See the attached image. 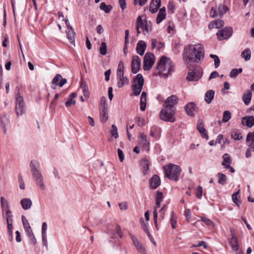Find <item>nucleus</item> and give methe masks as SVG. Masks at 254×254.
I'll return each mask as SVG.
<instances>
[{
	"label": "nucleus",
	"mask_w": 254,
	"mask_h": 254,
	"mask_svg": "<svg viewBox=\"0 0 254 254\" xmlns=\"http://www.w3.org/2000/svg\"><path fill=\"white\" fill-rule=\"evenodd\" d=\"M203 46L200 44H190L184 51V59L188 65L191 63H198L204 57Z\"/></svg>",
	"instance_id": "obj_1"
},
{
	"label": "nucleus",
	"mask_w": 254,
	"mask_h": 254,
	"mask_svg": "<svg viewBox=\"0 0 254 254\" xmlns=\"http://www.w3.org/2000/svg\"><path fill=\"white\" fill-rule=\"evenodd\" d=\"M30 169L33 180L36 185L41 190H45L46 188L44 182L43 176L40 171V164L36 160H32L30 163Z\"/></svg>",
	"instance_id": "obj_2"
},
{
	"label": "nucleus",
	"mask_w": 254,
	"mask_h": 254,
	"mask_svg": "<svg viewBox=\"0 0 254 254\" xmlns=\"http://www.w3.org/2000/svg\"><path fill=\"white\" fill-rule=\"evenodd\" d=\"M174 65L170 59L163 56L157 63V69L159 74L164 76H168L173 71Z\"/></svg>",
	"instance_id": "obj_3"
},
{
	"label": "nucleus",
	"mask_w": 254,
	"mask_h": 254,
	"mask_svg": "<svg viewBox=\"0 0 254 254\" xmlns=\"http://www.w3.org/2000/svg\"><path fill=\"white\" fill-rule=\"evenodd\" d=\"M163 168L168 178L175 181H178L181 172V169L179 166L170 163L165 166Z\"/></svg>",
	"instance_id": "obj_4"
},
{
	"label": "nucleus",
	"mask_w": 254,
	"mask_h": 254,
	"mask_svg": "<svg viewBox=\"0 0 254 254\" xmlns=\"http://www.w3.org/2000/svg\"><path fill=\"white\" fill-rule=\"evenodd\" d=\"M176 109L164 106L160 113V119L164 121L173 123L175 121V115Z\"/></svg>",
	"instance_id": "obj_5"
},
{
	"label": "nucleus",
	"mask_w": 254,
	"mask_h": 254,
	"mask_svg": "<svg viewBox=\"0 0 254 254\" xmlns=\"http://www.w3.org/2000/svg\"><path fill=\"white\" fill-rule=\"evenodd\" d=\"M144 84V78L141 74H137L134 78L132 84V94L134 96L140 94Z\"/></svg>",
	"instance_id": "obj_6"
},
{
	"label": "nucleus",
	"mask_w": 254,
	"mask_h": 254,
	"mask_svg": "<svg viewBox=\"0 0 254 254\" xmlns=\"http://www.w3.org/2000/svg\"><path fill=\"white\" fill-rule=\"evenodd\" d=\"M26 108L24 105L23 97L20 96L19 93L16 94L15 97V111L17 117L22 116L25 112Z\"/></svg>",
	"instance_id": "obj_7"
},
{
	"label": "nucleus",
	"mask_w": 254,
	"mask_h": 254,
	"mask_svg": "<svg viewBox=\"0 0 254 254\" xmlns=\"http://www.w3.org/2000/svg\"><path fill=\"white\" fill-rule=\"evenodd\" d=\"M137 22L138 26L143 32L144 34H148L152 30V23L150 21H143L141 16H138L137 18Z\"/></svg>",
	"instance_id": "obj_8"
},
{
	"label": "nucleus",
	"mask_w": 254,
	"mask_h": 254,
	"mask_svg": "<svg viewBox=\"0 0 254 254\" xmlns=\"http://www.w3.org/2000/svg\"><path fill=\"white\" fill-rule=\"evenodd\" d=\"M155 62L154 55L151 53H147L144 57L143 68L148 70L151 68Z\"/></svg>",
	"instance_id": "obj_9"
},
{
	"label": "nucleus",
	"mask_w": 254,
	"mask_h": 254,
	"mask_svg": "<svg viewBox=\"0 0 254 254\" xmlns=\"http://www.w3.org/2000/svg\"><path fill=\"white\" fill-rule=\"evenodd\" d=\"M202 71L201 69H189L187 79L190 81H198L202 76Z\"/></svg>",
	"instance_id": "obj_10"
},
{
	"label": "nucleus",
	"mask_w": 254,
	"mask_h": 254,
	"mask_svg": "<svg viewBox=\"0 0 254 254\" xmlns=\"http://www.w3.org/2000/svg\"><path fill=\"white\" fill-rule=\"evenodd\" d=\"M233 29L230 27H226L219 30L217 33L218 39L221 41L229 38L232 35Z\"/></svg>",
	"instance_id": "obj_11"
},
{
	"label": "nucleus",
	"mask_w": 254,
	"mask_h": 254,
	"mask_svg": "<svg viewBox=\"0 0 254 254\" xmlns=\"http://www.w3.org/2000/svg\"><path fill=\"white\" fill-rule=\"evenodd\" d=\"M66 82V78H63L60 74H57L53 79L52 87L53 89H56L57 86L62 87Z\"/></svg>",
	"instance_id": "obj_12"
},
{
	"label": "nucleus",
	"mask_w": 254,
	"mask_h": 254,
	"mask_svg": "<svg viewBox=\"0 0 254 254\" xmlns=\"http://www.w3.org/2000/svg\"><path fill=\"white\" fill-rule=\"evenodd\" d=\"M141 66V60L138 56H133L131 64V72L135 74L140 69Z\"/></svg>",
	"instance_id": "obj_13"
},
{
	"label": "nucleus",
	"mask_w": 254,
	"mask_h": 254,
	"mask_svg": "<svg viewBox=\"0 0 254 254\" xmlns=\"http://www.w3.org/2000/svg\"><path fill=\"white\" fill-rule=\"evenodd\" d=\"M178 102V98L176 95H171L168 97L165 100L164 106L176 109L175 106Z\"/></svg>",
	"instance_id": "obj_14"
},
{
	"label": "nucleus",
	"mask_w": 254,
	"mask_h": 254,
	"mask_svg": "<svg viewBox=\"0 0 254 254\" xmlns=\"http://www.w3.org/2000/svg\"><path fill=\"white\" fill-rule=\"evenodd\" d=\"M196 105L193 102H190L185 106V110L187 115L190 117H193L196 112Z\"/></svg>",
	"instance_id": "obj_15"
},
{
	"label": "nucleus",
	"mask_w": 254,
	"mask_h": 254,
	"mask_svg": "<svg viewBox=\"0 0 254 254\" xmlns=\"http://www.w3.org/2000/svg\"><path fill=\"white\" fill-rule=\"evenodd\" d=\"M129 235L132 240V243L136 249L137 251L141 254H144L145 253V249L142 246V244L140 243V242L138 240L135 236L131 234H130Z\"/></svg>",
	"instance_id": "obj_16"
},
{
	"label": "nucleus",
	"mask_w": 254,
	"mask_h": 254,
	"mask_svg": "<svg viewBox=\"0 0 254 254\" xmlns=\"http://www.w3.org/2000/svg\"><path fill=\"white\" fill-rule=\"evenodd\" d=\"M232 238L229 240V243L234 251H237L238 249V241L236 234L234 230H231Z\"/></svg>",
	"instance_id": "obj_17"
},
{
	"label": "nucleus",
	"mask_w": 254,
	"mask_h": 254,
	"mask_svg": "<svg viewBox=\"0 0 254 254\" xmlns=\"http://www.w3.org/2000/svg\"><path fill=\"white\" fill-rule=\"evenodd\" d=\"M197 128L199 132L201 134V136L207 140L208 139V135L204 127L202 120L199 119L198 120Z\"/></svg>",
	"instance_id": "obj_18"
},
{
	"label": "nucleus",
	"mask_w": 254,
	"mask_h": 254,
	"mask_svg": "<svg viewBox=\"0 0 254 254\" xmlns=\"http://www.w3.org/2000/svg\"><path fill=\"white\" fill-rule=\"evenodd\" d=\"M161 6V0H152L150 4L149 10L151 13H156Z\"/></svg>",
	"instance_id": "obj_19"
},
{
	"label": "nucleus",
	"mask_w": 254,
	"mask_h": 254,
	"mask_svg": "<svg viewBox=\"0 0 254 254\" xmlns=\"http://www.w3.org/2000/svg\"><path fill=\"white\" fill-rule=\"evenodd\" d=\"M242 123L249 127L254 125V117L253 116H246L242 119Z\"/></svg>",
	"instance_id": "obj_20"
},
{
	"label": "nucleus",
	"mask_w": 254,
	"mask_h": 254,
	"mask_svg": "<svg viewBox=\"0 0 254 254\" xmlns=\"http://www.w3.org/2000/svg\"><path fill=\"white\" fill-rule=\"evenodd\" d=\"M160 185V180L159 177L156 175H153L150 180V187L153 189L158 188Z\"/></svg>",
	"instance_id": "obj_21"
},
{
	"label": "nucleus",
	"mask_w": 254,
	"mask_h": 254,
	"mask_svg": "<svg viewBox=\"0 0 254 254\" xmlns=\"http://www.w3.org/2000/svg\"><path fill=\"white\" fill-rule=\"evenodd\" d=\"M224 25V22L221 19H216L210 22L209 24L208 27L210 29L216 28L219 29L223 27Z\"/></svg>",
	"instance_id": "obj_22"
},
{
	"label": "nucleus",
	"mask_w": 254,
	"mask_h": 254,
	"mask_svg": "<svg viewBox=\"0 0 254 254\" xmlns=\"http://www.w3.org/2000/svg\"><path fill=\"white\" fill-rule=\"evenodd\" d=\"M146 45L144 41H139L137 44L136 50L137 53L142 56L144 54L146 49Z\"/></svg>",
	"instance_id": "obj_23"
},
{
	"label": "nucleus",
	"mask_w": 254,
	"mask_h": 254,
	"mask_svg": "<svg viewBox=\"0 0 254 254\" xmlns=\"http://www.w3.org/2000/svg\"><path fill=\"white\" fill-rule=\"evenodd\" d=\"M252 96V92L247 89L244 93L242 97L243 101L246 105H248L251 102Z\"/></svg>",
	"instance_id": "obj_24"
},
{
	"label": "nucleus",
	"mask_w": 254,
	"mask_h": 254,
	"mask_svg": "<svg viewBox=\"0 0 254 254\" xmlns=\"http://www.w3.org/2000/svg\"><path fill=\"white\" fill-rule=\"evenodd\" d=\"M66 33L67 38L68 39L69 42L71 44L75 45L74 39L76 34L73 28L72 27H70V29L67 30L66 32Z\"/></svg>",
	"instance_id": "obj_25"
},
{
	"label": "nucleus",
	"mask_w": 254,
	"mask_h": 254,
	"mask_svg": "<svg viewBox=\"0 0 254 254\" xmlns=\"http://www.w3.org/2000/svg\"><path fill=\"white\" fill-rule=\"evenodd\" d=\"M20 204L24 210H28L31 208L32 202L31 199L29 198H25L21 200Z\"/></svg>",
	"instance_id": "obj_26"
},
{
	"label": "nucleus",
	"mask_w": 254,
	"mask_h": 254,
	"mask_svg": "<svg viewBox=\"0 0 254 254\" xmlns=\"http://www.w3.org/2000/svg\"><path fill=\"white\" fill-rule=\"evenodd\" d=\"M0 121L2 127L3 132L5 134L6 132V126L9 123V120L7 115L6 114H4L0 118Z\"/></svg>",
	"instance_id": "obj_27"
},
{
	"label": "nucleus",
	"mask_w": 254,
	"mask_h": 254,
	"mask_svg": "<svg viewBox=\"0 0 254 254\" xmlns=\"http://www.w3.org/2000/svg\"><path fill=\"white\" fill-rule=\"evenodd\" d=\"M215 92L213 90H208L204 95V100L207 104H210L214 97Z\"/></svg>",
	"instance_id": "obj_28"
},
{
	"label": "nucleus",
	"mask_w": 254,
	"mask_h": 254,
	"mask_svg": "<svg viewBox=\"0 0 254 254\" xmlns=\"http://www.w3.org/2000/svg\"><path fill=\"white\" fill-rule=\"evenodd\" d=\"M117 85L119 88L122 87L125 84H127L129 83L128 79L127 77L124 76V74L121 76H117Z\"/></svg>",
	"instance_id": "obj_29"
},
{
	"label": "nucleus",
	"mask_w": 254,
	"mask_h": 254,
	"mask_svg": "<svg viewBox=\"0 0 254 254\" xmlns=\"http://www.w3.org/2000/svg\"><path fill=\"white\" fill-rule=\"evenodd\" d=\"M146 106V93L143 92L140 98V109L142 111L145 110Z\"/></svg>",
	"instance_id": "obj_30"
},
{
	"label": "nucleus",
	"mask_w": 254,
	"mask_h": 254,
	"mask_svg": "<svg viewBox=\"0 0 254 254\" xmlns=\"http://www.w3.org/2000/svg\"><path fill=\"white\" fill-rule=\"evenodd\" d=\"M229 10L228 6L223 4H219L218 6V15L220 17H222Z\"/></svg>",
	"instance_id": "obj_31"
},
{
	"label": "nucleus",
	"mask_w": 254,
	"mask_h": 254,
	"mask_svg": "<svg viewBox=\"0 0 254 254\" xmlns=\"http://www.w3.org/2000/svg\"><path fill=\"white\" fill-rule=\"evenodd\" d=\"M139 137L140 144L142 145L145 149H148L149 146V142L147 140L146 135L144 133H141L140 134Z\"/></svg>",
	"instance_id": "obj_32"
},
{
	"label": "nucleus",
	"mask_w": 254,
	"mask_h": 254,
	"mask_svg": "<svg viewBox=\"0 0 254 254\" xmlns=\"http://www.w3.org/2000/svg\"><path fill=\"white\" fill-rule=\"evenodd\" d=\"M77 96V94L75 92L71 93L68 97L67 100L65 103L66 107H69L72 105H74L76 102L74 99Z\"/></svg>",
	"instance_id": "obj_33"
},
{
	"label": "nucleus",
	"mask_w": 254,
	"mask_h": 254,
	"mask_svg": "<svg viewBox=\"0 0 254 254\" xmlns=\"http://www.w3.org/2000/svg\"><path fill=\"white\" fill-rule=\"evenodd\" d=\"M240 190H239L236 192L232 194V199L234 202L238 206H239L241 204L240 200V197L239 196Z\"/></svg>",
	"instance_id": "obj_34"
},
{
	"label": "nucleus",
	"mask_w": 254,
	"mask_h": 254,
	"mask_svg": "<svg viewBox=\"0 0 254 254\" xmlns=\"http://www.w3.org/2000/svg\"><path fill=\"white\" fill-rule=\"evenodd\" d=\"M0 204L2 213H4V211L9 208V204L8 201L3 196L0 197Z\"/></svg>",
	"instance_id": "obj_35"
},
{
	"label": "nucleus",
	"mask_w": 254,
	"mask_h": 254,
	"mask_svg": "<svg viewBox=\"0 0 254 254\" xmlns=\"http://www.w3.org/2000/svg\"><path fill=\"white\" fill-rule=\"evenodd\" d=\"M100 8L105 13H109L112 9L113 7L111 5H107L104 2H103L100 4Z\"/></svg>",
	"instance_id": "obj_36"
},
{
	"label": "nucleus",
	"mask_w": 254,
	"mask_h": 254,
	"mask_svg": "<svg viewBox=\"0 0 254 254\" xmlns=\"http://www.w3.org/2000/svg\"><path fill=\"white\" fill-rule=\"evenodd\" d=\"M241 57L246 61H249L251 57V52L249 49L244 50L241 53Z\"/></svg>",
	"instance_id": "obj_37"
},
{
	"label": "nucleus",
	"mask_w": 254,
	"mask_h": 254,
	"mask_svg": "<svg viewBox=\"0 0 254 254\" xmlns=\"http://www.w3.org/2000/svg\"><path fill=\"white\" fill-rule=\"evenodd\" d=\"M218 177V183L221 185H224L226 184V182L227 180V178L226 176L222 173H219L217 175Z\"/></svg>",
	"instance_id": "obj_38"
},
{
	"label": "nucleus",
	"mask_w": 254,
	"mask_h": 254,
	"mask_svg": "<svg viewBox=\"0 0 254 254\" xmlns=\"http://www.w3.org/2000/svg\"><path fill=\"white\" fill-rule=\"evenodd\" d=\"M101 115V121L105 123L108 120V109L100 110Z\"/></svg>",
	"instance_id": "obj_39"
},
{
	"label": "nucleus",
	"mask_w": 254,
	"mask_h": 254,
	"mask_svg": "<svg viewBox=\"0 0 254 254\" xmlns=\"http://www.w3.org/2000/svg\"><path fill=\"white\" fill-rule=\"evenodd\" d=\"M141 165L143 169V172L144 174H145L149 169V164L148 160L146 159H142L141 162Z\"/></svg>",
	"instance_id": "obj_40"
},
{
	"label": "nucleus",
	"mask_w": 254,
	"mask_h": 254,
	"mask_svg": "<svg viewBox=\"0 0 254 254\" xmlns=\"http://www.w3.org/2000/svg\"><path fill=\"white\" fill-rule=\"evenodd\" d=\"M223 162H222V165L225 168V166H227V164L230 165L231 163V159L229 155L227 153H225L223 155Z\"/></svg>",
	"instance_id": "obj_41"
},
{
	"label": "nucleus",
	"mask_w": 254,
	"mask_h": 254,
	"mask_svg": "<svg viewBox=\"0 0 254 254\" xmlns=\"http://www.w3.org/2000/svg\"><path fill=\"white\" fill-rule=\"evenodd\" d=\"M124 63L122 61H120L119 63L118 69L117 71V76H120L122 75V74H124Z\"/></svg>",
	"instance_id": "obj_42"
},
{
	"label": "nucleus",
	"mask_w": 254,
	"mask_h": 254,
	"mask_svg": "<svg viewBox=\"0 0 254 254\" xmlns=\"http://www.w3.org/2000/svg\"><path fill=\"white\" fill-rule=\"evenodd\" d=\"M106 109H108L106 98L105 97L102 96L101 98L100 102V110Z\"/></svg>",
	"instance_id": "obj_43"
},
{
	"label": "nucleus",
	"mask_w": 254,
	"mask_h": 254,
	"mask_svg": "<svg viewBox=\"0 0 254 254\" xmlns=\"http://www.w3.org/2000/svg\"><path fill=\"white\" fill-rule=\"evenodd\" d=\"M163 195L162 192L158 191L156 192L155 199H156V205H160L161 202L163 200Z\"/></svg>",
	"instance_id": "obj_44"
},
{
	"label": "nucleus",
	"mask_w": 254,
	"mask_h": 254,
	"mask_svg": "<svg viewBox=\"0 0 254 254\" xmlns=\"http://www.w3.org/2000/svg\"><path fill=\"white\" fill-rule=\"evenodd\" d=\"M242 68H233L230 73V76L231 78H235L239 73L242 72Z\"/></svg>",
	"instance_id": "obj_45"
},
{
	"label": "nucleus",
	"mask_w": 254,
	"mask_h": 254,
	"mask_svg": "<svg viewBox=\"0 0 254 254\" xmlns=\"http://www.w3.org/2000/svg\"><path fill=\"white\" fill-rule=\"evenodd\" d=\"M231 117V113L229 111H225L223 112L222 122L223 123L227 122Z\"/></svg>",
	"instance_id": "obj_46"
},
{
	"label": "nucleus",
	"mask_w": 254,
	"mask_h": 254,
	"mask_svg": "<svg viewBox=\"0 0 254 254\" xmlns=\"http://www.w3.org/2000/svg\"><path fill=\"white\" fill-rule=\"evenodd\" d=\"M166 14L163 13L162 12H159L157 14L156 17V23L157 24L160 23L164 19H165Z\"/></svg>",
	"instance_id": "obj_47"
},
{
	"label": "nucleus",
	"mask_w": 254,
	"mask_h": 254,
	"mask_svg": "<svg viewBox=\"0 0 254 254\" xmlns=\"http://www.w3.org/2000/svg\"><path fill=\"white\" fill-rule=\"evenodd\" d=\"M111 135L115 137V138H117L118 137L119 135L118 133V129L117 127L115 125H112L111 127V129L110 131Z\"/></svg>",
	"instance_id": "obj_48"
},
{
	"label": "nucleus",
	"mask_w": 254,
	"mask_h": 254,
	"mask_svg": "<svg viewBox=\"0 0 254 254\" xmlns=\"http://www.w3.org/2000/svg\"><path fill=\"white\" fill-rule=\"evenodd\" d=\"M210 57L213 60L215 68H217L220 65V60L219 57L215 55L210 54Z\"/></svg>",
	"instance_id": "obj_49"
},
{
	"label": "nucleus",
	"mask_w": 254,
	"mask_h": 254,
	"mask_svg": "<svg viewBox=\"0 0 254 254\" xmlns=\"http://www.w3.org/2000/svg\"><path fill=\"white\" fill-rule=\"evenodd\" d=\"M231 137L235 140H240L243 138L241 133L238 132L237 131H233L231 134Z\"/></svg>",
	"instance_id": "obj_50"
},
{
	"label": "nucleus",
	"mask_w": 254,
	"mask_h": 254,
	"mask_svg": "<svg viewBox=\"0 0 254 254\" xmlns=\"http://www.w3.org/2000/svg\"><path fill=\"white\" fill-rule=\"evenodd\" d=\"M170 223L171 224V227L173 229H175L176 227V223H177V219L175 216V213L172 211L171 212V217L170 218Z\"/></svg>",
	"instance_id": "obj_51"
},
{
	"label": "nucleus",
	"mask_w": 254,
	"mask_h": 254,
	"mask_svg": "<svg viewBox=\"0 0 254 254\" xmlns=\"http://www.w3.org/2000/svg\"><path fill=\"white\" fill-rule=\"evenodd\" d=\"M201 220L206 225L209 227H213L214 226V223L209 219L205 217H202L201 218Z\"/></svg>",
	"instance_id": "obj_52"
},
{
	"label": "nucleus",
	"mask_w": 254,
	"mask_h": 254,
	"mask_svg": "<svg viewBox=\"0 0 254 254\" xmlns=\"http://www.w3.org/2000/svg\"><path fill=\"white\" fill-rule=\"evenodd\" d=\"M246 141L249 146L248 148L251 150L252 152H254V140L253 138H251L248 140V136H247Z\"/></svg>",
	"instance_id": "obj_53"
},
{
	"label": "nucleus",
	"mask_w": 254,
	"mask_h": 254,
	"mask_svg": "<svg viewBox=\"0 0 254 254\" xmlns=\"http://www.w3.org/2000/svg\"><path fill=\"white\" fill-rule=\"evenodd\" d=\"M100 53L102 55L107 54V45L105 42H102L100 48Z\"/></svg>",
	"instance_id": "obj_54"
},
{
	"label": "nucleus",
	"mask_w": 254,
	"mask_h": 254,
	"mask_svg": "<svg viewBox=\"0 0 254 254\" xmlns=\"http://www.w3.org/2000/svg\"><path fill=\"white\" fill-rule=\"evenodd\" d=\"M7 231L10 238V240H12V223H7Z\"/></svg>",
	"instance_id": "obj_55"
},
{
	"label": "nucleus",
	"mask_w": 254,
	"mask_h": 254,
	"mask_svg": "<svg viewBox=\"0 0 254 254\" xmlns=\"http://www.w3.org/2000/svg\"><path fill=\"white\" fill-rule=\"evenodd\" d=\"M22 221L24 229L31 228L28 220L24 216H22Z\"/></svg>",
	"instance_id": "obj_56"
},
{
	"label": "nucleus",
	"mask_w": 254,
	"mask_h": 254,
	"mask_svg": "<svg viewBox=\"0 0 254 254\" xmlns=\"http://www.w3.org/2000/svg\"><path fill=\"white\" fill-rule=\"evenodd\" d=\"M202 194V188L200 186H198L196 189V196L197 198H201Z\"/></svg>",
	"instance_id": "obj_57"
},
{
	"label": "nucleus",
	"mask_w": 254,
	"mask_h": 254,
	"mask_svg": "<svg viewBox=\"0 0 254 254\" xmlns=\"http://www.w3.org/2000/svg\"><path fill=\"white\" fill-rule=\"evenodd\" d=\"M18 182L19 184L20 189L21 190H24L25 189V184L21 175H19L18 176Z\"/></svg>",
	"instance_id": "obj_58"
},
{
	"label": "nucleus",
	"mask_w": 254,
	"mask_h": 254,
	"mask_svg": "<svg viewBox=\"0 0 254 254\" xmlns=\"http://www.w3.org/2000/svg\"><path fill=\"white\" fill-rule=\"evenodd\" d=\"M119 206L121 210H126L127 209V203L126 202L119 203Z\"/></svg>",
	"instance_id": "obj_59"
},
{
	"label": "nucleus",
	"mask_w": 254,
	"mask_h": 254,
	"mask_svg": "<svg viewBox=\"0 0 254 254\" xmlns=\"http://www.w3.org/2000/svg\"><path fill=\"white\" fill-rule=\"evenodd\" d=\"M42 244L45 247L46 250L48 249V242L47 239V235H42Z\"/></svg>",
	"instance_id": "obj_60"
},
{
	"label": "nucleus",
	"mask_w": 254,
	"mask_h": 254,
	"mask_svg": "<svg viewBox=\"0 0 254 254\" xmlns=\"http://www.w3.org/2000/svg\"><path fill=\"white\" fill-rule=\"evenodd\" d=\"M191 212L190 209H187L185 211V216L187 221H189L191 217Z\"/></svg>",
	"instance_id": "obj_61"
},
{
	"label": "nucleus",
	"mask_w": 254,
	"mask_h": 254,
	"mask_svg": "<svg viewBox=\"0 0 254 254\" xmlns=\"http://www.w3.org/2000/svg\"><path fill=\"white\" fill-rule=\"evenodd\" d=\"M118 154L119 158V159L121 162H122L124 160V155L123 151L119 148L118 149Z\"/></svg>",
	"instance_id": "obj_62"
},
{
	"label": "nucleus",
	"mask_w": 254,
	"mask_h": 254,
	"mask_svg": "<svg viewBox=\"0 0 254 254\" xmlns=\"http://www.w3.org/2000/svg\"><path fill=\"white\" fill-rule=\"evenodd\" d=\"M148 0H134V4L136 5L138 4L140 6L144 5L147 1Z\"/></svg>",
	"instance_id": "obj_63"
},
{
	"label": "nucleus",
	"mask_w": 254,
	"mask_h": 254,
	"mask_svg": "<svg viewBox=\"0 0 254 254\" xmlns=\"http://www.w3.org/2000/svg\"><path fill=\"white\" fill-rule=\"evenodd\" d=\"M210 15L212 18H215L217 16L216 9L214 7H212L211 8Z\"/></svg>",
	"instance_id": "obj_64"
}]
</instances>
